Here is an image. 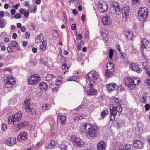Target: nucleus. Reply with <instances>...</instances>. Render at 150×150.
I'll return each mask as SVG.
<instances>
[{
  "instance_id": "43",
  "label": "nucleus",
  "mask_w": 150,
  "mask_h": 150,
  "mask_svg": "<svg viewBox=\"0 0 150 150\" xmlns=\"http://www.w3.org/2000/svg\"><path fill=\"white\" fill-rule=\"evenodd\" d=\"M107 110H103L102 111L101 113V116L103 118H104L106 115H107Z\"/></svg>"
},
{
  "instance_id": "32",
  "label": "nucleus",
  "mask_w": 150,
  "mask_h": 150,
  "mask_svg": "<svg viewBox=\"0 0 150 150\" xmlns=\"http://www.w3.org/2000/svg\"><path fill=\"white\" fill-rule=\"evenodd\" d=\"M87 106V105L86 103L80 105L77 108L75 109L76 110H79L81 109L86 108Z\"/></svg>"
},
{
  "instance_id": "45",
  "label": "nucleus",
  "mask_w": 150,
  "mask_h": 150,
  "mask_svg": "<svg viewBox=\"0 0 150 150\" xmlns=\"http://www.w3.org/2000/svg\"><path fill=\"white\" fill-rule=\"evenodd\" d=\"M112 5L114 8V9L116 7L119 6L118 5V3L116 1L113 2L112 3Z\"/></svg>"
},
{
  "instance_id": "40",
  "label": "nucleus",
  "mask_w": 150,
  "mask_h": 150,
  "mask_svg": "<svg viewBox=\"0 0 150 150\" xmlns=\"http://www.w3.org/2000/svg\"><path fill=\"white\" fill-rule=\"evenodd\" d=\"M142 67L143 68L145 69V71H146L147 69V62H144L142 64Z\"/></svg>"
},
{
  "instance_id": "55",
  "label": "nucleus",
  "mask_w": 150,
  "mask_h": 150,
  "mask_svg": "<svg viewBox=\"0 0 150 150\" xmlns=\"http://www.w3.org/2000/svg\"><path fill=\"white\" fill-rule=\"evenodd\" d=\"M7 50L8 52L11 53L12 51L11 46H8L7 48Z\"/></svg>"
},
{
  "instance_id": "19",
  "label": "nucleus",
  "mask_w": 150,
  "mask_h": 150,
  "mask_svg": "<svg viewBox=\"0 0 150 150\" xmlns=\"http://www.w3.org/2000/svg\"><path fill=\"white\" fill-rule=\"evenodd\" d=\"M133 146L135 148L140 149L142 147L143 144L141 141H135L133 142Z\"/></svg>"
},
{
  "instance_id": "57",
  "label": "nucleus",
  "mask_w": 150,
  "mask_h": 150,
  "mask_svg": "<svg viewBox=\"0 0 150 150\" xmlns=\"http://www.w3.org/2000/svg\"><path fill=\"white\" fill-rule=\"evenodd\" d=\"M76 28V26L75 24H73L71 26V28L72 30H75Z\"/></svg>"
},
{
  "instance_id": "12",
  "label": "nucleus",
  "mask_w": 150,
  "mask_h": 150,
  "mask_svg": "<svg viewBox=\"0 0 150 150\" xmlns=\"http://www.w3.org/2000/svg\"><path fill=\"white\" fill-rule=\"evenodd\" d=\"M129 8L128 6H126L122 10V20L125 21L128 18Z\"/></svg>"
},
{
  "instance_id": "21",
  "label": "nucleus",
  "mask_w": 150,
  "mask_h": 150,
  "mask_svg": "<svg viewBox=\"0 0 150 150\" xmlns=\"http://www.w3.org/2000/svg\"><path fill=\"white\" fill-rule=\"evenodd\" d=\"M58 146L62 150H67L66 146L64 144L62 141H59L57 142Z\"/></svg>"
},
{
  "instance_id": "50",
  "label": "nucleus",
  "mask_w": 150,
  "mask_h": 150,
  "mask_svg": "<svg viewBox=\"0 0 150 150\" xmlns=\"http://www.w3.org/2000/svg\"><path fill=\"white\" fill-rule=\"evenodd\" d=\"M135 64H136L134 63H131V64H130L129 65V67L130 69L131 70H134V66H135V65H135Z\"/></svg>"
},
{
  "instance_id": "1",
  "label": "nucleus",
  "mask_w": 150,
  "mask_h": 150,
  "mask_svg": "<svg viewBox=\"0 0 150 150\" xmlns=\"http://www.w3.org/2000/svg\"><path fill=\"white\" fill-rule=\"evenodd\" d=\"M119 99L114 98L111 99V102L110 105V120L113 121L115 119L118 112L119 115L122 110Z\"/></svg>"
},
{
  "instance_id": "35",
  "label": "nucleus",
  "mask_w": 150,
  "mask_h": 150,
  "mask_svg": "<svg viewBox=\"0 0 150 150\" xmlns=\"http://www.w3.org/2000/svg\"><path fill=\"white\" fill-rule=\"evenodd\" d=\"M114 71L111 70V71H108V70H107L105 71V74L106 76L107 77H109L111 75H112L113 74V72Z\"/></svg>"
},
{
  "instance_id": "24",
  "label": "nucleus",
  "mask_w": 150,
  "mask_h": 150,
  "mask_svg": "<svg viewBox=\"0 0 150 150\" xmlns=\"http://www.w3.org/2000/svg\"><path fill=\"white\" fill-rule=\"evenodd\" d=\"M107 68L108 71L112 70L114 71V64L110 62H108L107 65Z\"/></svg>"
},
{
  "instance_id": "63",
  "label": "nucleus",
  "mask_w": 150,
  "mask_h": 150,
  "mask_svg": "<svg viewBox=\"0 0 150 150\" xmlns=\"http://www.w3.org/2000/svg\"><path fill=\"white\" fill-rule=\"evenodd\" d=\"M20 6V4L19 3H17L16 4L14 5L13 7L15 9H17L18 7Z\"/></svg>"
},
{
  "instance_id": "15",
  "label": "nucleus",
  "mask_w": 150,
  "mask_h": 150,
  "mask_svg": "<svg viewBox=\"0 0 150 150\" xmlns=\"http://www.w3.org/2000/svg\"><path fill=\"white\" fill-rule=\"evenodd\" d=\"M102 20L104 25H110L112 23L111 19L110 18V16L108 15H106L103 17Z\"/></svg>"
},
{
  "instance_id": "42",
  "label": "nucleus",
  "mask_w": 150,
  "mask_h": 150,
  "mask_svg": "<svg viewBox=\"0 0 150 150\" xmlns=\"http://www.w3.org/2000/svg\"><path fill=\"white\" fill-rule=\"evenodd\" d=\"M113 51L111 49H110L109 51V58L110 59H112L113 57Z\"/></svg>"
},
{
  "instance_id": "25",
  "label": "nucleus",
  "mask_w": 150,
  "mask_h": 150,
  "mask_svg": "<svg viewBox=\"0 0 150 150\" xmlns=\"http://www.w3.org/2000/svg\"><path fill=\"white\" fill-rule=\"evenodd\" d=\"M73 144L76 147H83L84 143L83 141H73Z\"/></svg>"
},
{
  "instance_id": "23",
  "label": "nucleus",
  "mask_w": 150,
  "mask_h": 150,
  "mask_svg": "<svg viewBox=\"0 0 150 150\" xmlns=\"http://www.w3.org/2000/svg\"><path fill=\"white\" fill-rule=\"evenodd\" d=\"M28 125V122L27 121L22 122L18 126L17 128L20 129L22 128L26 127Z\"/></svg>"
},
{
  "instance_id": "60",
  "label": "nucleus",
  "mask_w": 150,
  "mask_h": 150,
  "mask_svg": "<svg viewBox=\"0 0 150 150\" xmlns=\"http://www.w3.org/2000/svg\"><path fill=\"white\" fill-rule=\"evenodd\" d=\"M16 139L15 137H10L9 139H7V141H16Z\"/></svg>"
},
{
  "instance_id": "64",
  "label": "nucleus",
  "mask_w": 150,
  "mask_h": 150,
  "mask_svg": "<svg viewBox=\"0 0 150 150\" xmlns=\"http://www.w3.org/2000/svg\"><path fill=\"white\" fill-rule=\"evenodd\" d=\"M119 150H126L124 149V147L123 145H120L119 147Z\"/></svg>"
},
{
  "instance_id": "47",
  "label": "nucleus",
  "mask_w": 150,
  "mask_h": 150,
  "mask_svg": "<svg viewBox=\"0 0 150 150\" xmlns=\"http://www.w3.org/2000/svg\"><path fill=\"white\" fill-rule=\"evenodd\" d=\"M145 81L146 84L149 86V88H150V79L148 78Z\"/></svg>"
},
{
  "instance_id": "8",
  "label": "nucleus",
  "mask_w": 150,
  "mask_h": 150,
  "mask_svg": "<svg viewBox=\"0 0 150 150\" xmlns=\"http://www.w3.org/2000/svg\"><path fill=\"white\" fill-rule=\"evenodd\" d=\"M86 85L84 87V88L86 89V87H88V89L86 90L87 94L88 96L95 95L97 93V91L93 88L94 85H91V83H86Z\"/></svg>"
},
{
  "instance_id": "52",
  "label": "nucleus",
  "mask_w": 150,
  "mask_h": 150,
  "mask_svg": "<svg viewBox=\"0 0 150 150\" xmlns=\"http://www.w3.org/2000/svg\"><path fill=\"white\" fill-rule=\"evenodd\" d=\"M145 107L146 111H147L150 109V105L147 104L145 105Z\"/></svg>"
},
{
  "instance_id": "33",
  "label": "nucleus",
  "mask_w": 150,
  "mask_h": 150,
  "mask_svg": "<svg viewBox=\"0 0 150 150\" xmlns=\"http://www.w3.org/2000/svg\"><path fill=\"white\" fill-rule=\"evenodd\" d=\"M114 10H115V13L117 15H119L121 14V11L119 6L115 8Z\"/></svg>"
},
{
  "instance_id": "58",
  "label": "nucleus",
  "mask_w": 150,
  "mask_h": 150,
  "mask_svg": "<svg viewBox=\"0 0 150 150\" xmlns=\"http://www.w3.org/2000/svg\"><path fill=\"white\" fill-rule=\"evenodd\" d=\"M115 47L117 48L118 51L120 52L121 48L119 45L118 44H116L115 45Z\"/></svg>"
},
{
  "instance_id": "36",
  "label": "nucleus",
  "mask_w": 150,
  "mask_h": 150,
  "mask_svg": "<svg viewBox=\"0 0 150 150\" xmlns=\"http://www.w3.org/2000/svg\"><path fill=\"white\" fill-rule=\"evenodd\" d=\"M53 77L54 76L53 75L51 74H47L46 76L45 77V79L47 81H49L51 80Z\"/></svg>"
},
{
  "instance_id": "31",
  "label": "nucleus",
  "mask_w": 150,
  "mask_h": 150,
  "mask_svg": "<svg viewBox=\"0 0 150 150\" xmlns=\"http://www.w3.org/2000/svg\"><path fill=\"white\" fill-rule=\"evenodd\" d=\"M108 34L107 33L102 32L101 36L102 38L104 39V41L106 42L108 41Z\"/></svg>"
},
{
  "instance_id": "22",
  "label": "nucleus",
  "mask_w": 150,
  "mask_h": 150,
  "mask_svg": "<svg viewBox=\"0 0 150 150\" xmlns=\"http://www.w3.org/2000/svg\"><path fill=\"white\" fill-rule=\"evenodd\" d=\"M56 143L57 144V142H55V141H50V143L46 145L45 147L48 149H51L55 147Z\"/></svg>"
},
{
  "instance_id": "3",
  "label": "nucleus",
  "mask_w": 150,
  "mask_h": 150,
  "mask_svg": "<svg viewBox=\"0 0 150 150\" xmlns=\"http://www.w3.org/2000/svg\"><path fill=\"white\" fill-rule=\"evenodd\" d=\"M124 83L127 85L129 89L132 90L135 88L136 85H139L140 83V80L138 78L127 77L125 78Z\"/></svg>"
},
{
  "instance_id": "51",
  "label": "nucleus",
  "mask_w": 150,
  "mask_h": 150,
  "mask_svg": "<svg viewBox=\"0 0 150 150\" xmlns=\"http://www.w3.org/2000/svg\"><path fill=\"white\" fill-rule=\"evenodd\" d=\"M29 13L30 12L29 10H26V11H25L24 13V16H25V17L28 16L29 14Z\"/></svg>"
},
{
  "instance_id": "44",
  "label": "nucleus",
  "mask_w": 150,
  "mask_h": 150,
  "mask_svg": "<svg viewBox=\"0 0 150 150\" xmlns=\"http://www.w3.org/2000/svg\"><path fill=\"white\" fill-rule=\"evenodd\" d=\"M76 35L77 36L76 38L77 40L78 39L81 40L82 39V35L81 34L79 33L76 34Z\"/></svg>"
},
{
  "instance_id": "20",
  "label": "nucleus",
  "mask_w": 150,
  "mask_h": 150,
  "mask_svg": "<svg viewBox=\"0 0 150 150\" xmlns=\"http://www.w3.org/2000/svg\"><path fill=\"white\" fill-rule=\"evenodd\" d=\"M39 87L40 89L42 90L46 91L48 88L47 84L44 82H41L39 84Z\"/></svg>"
},
{
  "instance_id": "41",
  "label": "nucleus",
  "mask_w": 150,
  "mask_h": 150,
  "mask_svg": "<svg viewBox=\"0 0 150 150\" xmlns=\"http://www.w3.org/2000/svg\"><path fill=\"white\" fill-rule=\"evenodd\" d=\"M11 47H15V48H16L18 46V44L17 43L16 41H13L12 42L11 45Z\"/></svg>"
},
{
  "instance_id": "10",
  "label": "nucleus",
  "mask_w": 150,
  "mask_h": 150,
  "mask_svg": "<svg viewBox=\"0 0 150 150\" xmlns=\"http://www.w3.org/2000/svg\"><path fill=\"white\" fill-rule=\"evenodd\" d=\"M138 14L140 19L142 18L143 19L141 20V21H143L147 18L148 12L144 8H140L139 9Z\"/></svg>"
},
{
  "instance_id": "39",
  "label": "nucleus",
  "mask_w": 150,
  "mask_h": 150,
  "mask_svg": "<svg viewBox=\"0 0 150 150\" xmlns=\"http://www.w3.org/2000/svg\"><path fill=\"white\" fill-rule=\"evenodd\" d=\"M71 141H79L80 140L79 138L74 135L71 136Z\"/></svg>"
},
{
  "instance_id": "9",
  "label": "nucleus",
  "mask_w": 150,
  "mask_h": 150,
  "mask_svg": "<svg viewBox=\"0 0 150 150\" xmlns=\"http://www.w3.org/2000/svg\"><path fill=\"white\" fill-rule=\"evenodd\" d=\"M41 79L40 76L38 74H34L30 76L28 80V83L31 85L35 84L39 82Z\"/></svg>"
},
{
  "instance_id": "4",
  "label": "nucleus",
  "mask_w": 150,
  "mask_h": 150,
  "mask_svg": "<svg viewBox=\"0 0 150 150\" xmlns=\"http://www.w3.org/2000/svg\"><path fill=\"white\" fill-rule=\"evenodd\" d=\"M99 76L98 73L95 71H92L88 73L85 76L86 78V83L94 85L95 81L97 79Z\"/></svg>"
},
{
  "instance_id": "34",
  "label": "nucleus",
  "mask_w": 150,
  "mask_h": 150,
  "mask_svg": "<svg viewBox=\"0 0 150 150\" xmlns=\"http://www.w3.org/2000/svg\"><path fill=\"white\" fill-rule=\"evenodd\" d=\"M50 105L48 104L44 105L42 106V108L43 110H46L50 109Z\"/></svg>"
},
{
  "instance_id": "2",
  "label": "nucleus",
  "mask_w": 150,
  "mask_h": 150,
  "mask_svg": "<svg viewBox=\"0 0 150 150\" xmlns=\"http://www.w3.org/2000/svg\"><path fill=\"white\" fill-rule=\"evenodd\" d=\"M98 128L96 126H92L91 125L86 123L81 126V131L84 133H87L86 136L91 139L94 138L97 134V131Z\"/></svg>"
},
{
  "instance_id": "6",
  "label": "nucleus",
  "mask_w": 150,
  "mask_h": 150,
  "mask_svg": "<svg viewBox=\"0 0 150 150\" xmlns=\"http://www.w3.org/2000/svg\"><path fill=\"white\" fill-rule=\"evenodd\" d=\"M31 99L30 98L26 99L24 102V105L25 108V111L29 115H34L36 114L35 110L32 108L31 104Z\"/></svg>"
},
{
  "instance_id": "17",
  "label": "nucleus",
  "mask_w": 150,
  "mask_h": 150,
  "mask_svg": "<svg viewBox=\"0 0 150 150\" xmlns=\"http://www.w3.org/2000/svg\"><path fill=\"white\" fill-rule=\"evenodd\" d=\"M97 150H104L106 146L104 141H100L97 144Z\"/></svg>"
},
{
  "instance_id": "18",
  "label": "nucleus",
  "mask_w": 150,
  "mask_h": 150,
  "mask_svg": "<svg viewBox=\"0 0 150 150\" xmlns=\"http://www.w3.org/2000/svg\"><path fill=\"white\" fill-rule=\"evenodd\" d=\"M149 97L148 96L146 93H145L142 95L140 99V101L143 103H146L147 102V100Z\"/></svg>"
},
{
  "instance_id": "7",
  "label": "nucleus",
  "mask_w": 150,
  "mask_h": 150,
  "mask_svg": "<svg viewBox=\"0 0 150 150\" xmlns=\"http://www.w3.org/2000/svg\"><path fill=\"white\" fill-rule=\"evenodd\" d=\"M4 79L5 83V87L6 88H11L15 84L14 78L11 75H6L4 76Z\"/></svg>"
},
{
  "instance_id": "48",
  "label": "nucleus",
  "mask_w": 150,
  "mask_h": 150,
  "mask_svg": "<svg viewBox=\"0 0 150 150\" xmlns=\"http://www.w3.org/2000/svg\"><path fill=\"white\" fill-rule=\"evenodd\" d=\"M76 79V76H72L70 78L67 79V80L69 81H75Z\"/></svg>"
},
{
  "instance_id": "28",
  "label": "nucleus",
  "mask_w": 150,
  "mask_h": 150,
  "mask_svg": "<svg viewBox=\"0 0 150 150\" xmlns=\"http://www.w3.org/2000/svg\"><path fill=\"white\" fill-rule=\"evenodd\" d=\"M57 117L58 118H59V119L61 121V123L62 124L64 125L65 123L66 117L64 116H60L59 115Z\"/></svg>"
},
{
  "instance_id": "56",
  "label": "nucleus",
  "mask_w": 150,
  "mask_h": 150,
  "mask_svg": "<svg viewBox=\"0 0 150 150\" xmlns=\"http://www.w3.org/2000/svg\"><path fill=\"white\" fill-rule=\"evenodd\" d=\"M26 11V10H25L23 8H21L20 9L19 12L21 14H24V12H25V11Z\"/></svg>"
},
{
  "instance_id": "26",
  "label": "nucleus",
  "mask_w": 150,
  "mask_h": 150,
  "mask_svg": "<svg viewBox=\"0 0 150 150\" xmlns=\"http://www.w3.org/2000/svg\"><path fill=\"white\" fill-rule=\"evenodd\" d=\"M47 44V41L46 40H43L42 42V44L40 46V50L42 51L45 50L46 48Z\"/></svg>"
},
{
  "instance_id": "37",
  "label": "nucleus",
  "mask_w": 150,
  "mask_h": 150,
  "mask_svg": "<svg viewBox=\"0 0 150 150\" xmlns=\"http://www.w3.org/2000/svg\"><path fill=\"white\" fill-rule=\"evenodd\" d=\"M5 143H6L8 146H11L16 144V141H13V142L12 141H5Z\"/></svg>"
},
{
  "instance_id": "59",
  "label": "nucleus",
  "mask_w": 150,
  "mask_h": 150,
  "mask_svg": "<svg viewBox=\"0 0 150 150\" xmlns=\"http://www.w3.org/2000/svg\"><path fill=\"white\" fill-rule=\"evenodd\" d=\"M10 12L11 15H13L16 12V10L14 9H12L11 10Z\"/></svg>"
},
{
  "instance_id": "49",
  "label": "nucleus",
  "mask_w": 150,
  "mask_h": 150,
  "mask_svg": "<svg viewBox=\"0 0 150 150\" xmlns=\"http://www.w3.org/2000/svg\"><path fill=\"white\" fill-rule=\"evenodd\" d=\"M11 18H15L16 19H19L21 18V16L19 13H17L15 14L14 17L12 16Z\"/></svg>"
},
{
  "instance_id": "38",
  "label": "nucleus",
  "mask_w": 150,
  "mask_h": 150,
  "mask_svg": "<svg viewBox=\"0 0 150 150\" xmlns=\"http://www.w3.org/2000/svg\"><path fill=\"white\" fill-rule=\"evenodd\" d=\"M134 65L135 66H134V67L133 71L138 73H140L141 71L140 68L138 67L137 65L135 64Z\"/></svg>"
},
{
  "instance_id": "13",
  "label": "nucleus",
  "mask_w": 150,
  "mask_h": 150,
  "mask_svg": "<svg viewBox=\"0 0 150 150\" xmlns=\"http://www.w3.org/2000/svg\"><path fill=\"white\" fill-rule=\"evenodd\" d=\"M28 137V135L25 132H21L17 137L18 141H25L26 140Z\"/></svg>"
},
{
  "instance_id": "29",
  "label": "nucleus",
  "mask_w": 150,
  "mask_h": 150,
  "mask_svg": "<svg viewBox=\"0 0 150 150\" xmlns=\"http://www.w3.org/2000/svg\"><path fill=\"white\" fill-rule=\"evenodd\" d=\"M43 34H41L39 35L36 37L35 41V43H38L41 42L42 41V40L41 39V37H43Z\"/></svg>"
},
{
  "instance_id": "27",
  "label": "nucleus",
  "mask_w": 150,
  "mask_h": 150,
  "mask_svg": "<svg viewBox=\"0 0 150 150\" xmlns=\"http://www.w3.org/2000/svg\"><path fill=\"white\" fill-rule=\"evenodd\" d=\"M147 40L145 39H143L141 41V46L140 49H142L143 48L146 47L147 46L146 42Z\"/></svg>"
},
{
  "instance_id": "46",
  "label": "nucleus",
  "mask_w": 150,
  "mask_h": 150,
  "mask_svg": "<svg viewBox=\"0 0 150 150\" xmlns=\"http://www.w3.org/2000/svg\"><path fill=\"white\" fill-rule=\"evenodd\" d=\"M83 118V117L82 116H80L78 117H74L73 118L74 120H79L81 119H82Z\"/></svg>"
},
{
  "instance_id": "61",
  "label": "nucleus",
  "mask_w": 150,
  "mask_h": 150,
  "mask_svg": "<svg viewBox=\"0 0 150 150\" xmlns=\"http://www.w3.org/2000/svg\"><path fill=\"white\" fill-rule=\"evenodd\" d=\"M22 42L23 43L22 45L23 47L26 46L27 44V41H22Z\"/></svg>"
},
{
  "instance_id": "30",
  "label": "nucleus",
  "mask_w": 150,
  "mask_h": 150,
  "mask_svg": "<svg viewBox=\"0 0 150 150\" xmlns=\"http://www.w3.org/2000/svg\"><path fill=\"white\" fill-rule=\"evenodd\" d=\"M50 87L52 89L53 91L56 92L57 91V88H58V85H57L56 83L51 84L50 86Z\"/></svg>"
},
{
  "instance_id": "16",
  "label": "nucleus",
  "mask_w": 150,
  "mask_h": 150,
  "mask_svg": "<svg viewBox=\"0 0 150 150\" xmlns=\"http://www.w3.org/2000/svg\"><path fill=\"white\" fill-rule=\"evenodd\" d=\"M107 91H109L110 93L113 91L114 90L117 89V85L115 83L112 84L110 83V84H106V85Z\"/></svg>"
},
{
  "instance_id": "53",
  "label": "nucleus",
  "mask_w": 150,
  "mask_h": 150,
  "mask_svg": "<svg viewBox=\"0 0 150 150\" xmlns=\"http://www.w3.org/2000/svg\"><path fill=\"white\" fill-rule=\"evenodd\" d=\"M124 149H131V146L130 144H126V145L124 146Z\"/></svg>"
},
{
  "instance_id": "54",
  "label": "nucleus",
  "mask_w": 150,
  "mask_h": 150,
  "mask_svg": "<svg viewBox=\"0 0 150 150\" xmlns=\"http://www.w3.org/2000/svg\"><path fill=\"white\" fill-rule=\"evenodd\" d=\"M2 129L3 130V131H5L6 130L7 127L6 125L5 124H2Z\"/></svg>"
},
{
  "instance_id": "14",
  "label": "nucleus",
  "mask_w": 150,
  "mask_h": 150,
  "mask_svg": "<svg viewBox=\"0 0 150 150\" xmlns=\"http://www.w3.org/2000/svg\"><path fill=\"white\" fill-rule=\"evenodd\" d=\"M142 56L144 57H147L150 55V47H146L140 49Z\"/></svg>"
},
{
  "instance_id": "11",
  "label": "nucleus",
  "mask_w": 150,
  "mask_h": 150,
  "mask_svg": "<svg viewBox=\"0 0 150 150\" xmlns=\"http://www.w3.org/2000/svg\"><path fill=\"white\" fill-rule=\"evenodd\" d=\"M108 8L107 3L105 2H103L99 3L98 9L100 12L104 13L107 11Z\"/></svg>"
},
{
  "instance_id": "5",
  "label": "nucleus",
  "mask_w": 150,
  "mask_h": 150,
  "mask_svg": "<svg viewBox=\"0 0 150 150\" xmlns=\"http://www.w3.org/2000/svg\"><path fill=\"white\" fill-rule=\"evenodd\" d=\"M22 115L21 112H18L17 114L13 115L12 118L10 117L8 118V124L11 125H16L21 120Z\"/></svg>"
},
{
  "instance_id": "62",
  "label": "nucleus",
  "mask_w": 150,
  "mask_h": 150,
  "mask_svg": "<svg viewBox=\"0 0 150 150\" xmlns=\"http://www.w3.org/2000/svg\"><path fill=\"white\" fill-rule=\"evenodd\" d=\"M21 28V30L22 32H24L25 31L26 28L25 26H23Z\"/></svg>"
}]
</instances>
